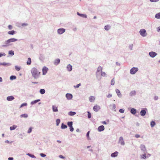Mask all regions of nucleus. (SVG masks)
Here are the masks:
<instances>
[{
    "label": "nucleus",
    "mask_w": 160,
    "mask_h": 160,
    "mask_svg": "<svg viewBox=\"0 0 160 160\" xmlns=\"http://www.w3.org/2000/svg\"><path fill=\"white\" fill-rule=\"evenodd\" d=\"M32 77L35 79L38 78L40 74V72L38 71H31Z\"/></svg>",
    "instance_id": "nucleus-1"
},
{
    "label": "nucleus",
    "mask_w": 160,
    "mask_h": 160,
    "mask_svg": "<svg viewBox=\"0 0 160 160\" xmlns=\"http://www.w3.org/2000/svg\"><path fill=\"white\" fill-rule=\"evenodd\" d=\"M101 71H97L96 72L97 78L98 80H100L101 78Z\"/></svg>",
    "instance_id": "nucleus-2"
},
{
    "label": "nucleus",
    "mask_w": 160,
    "mask_h": 160,
    "mask_svg": "<svg viewBox=\"0 0 160 160\" xmlns=\"http://www.w3.org/2000/svg\"><path fill=\"white\" fill-rule=\"evenodd\" d=\"M147 111V109L146 108H142L140 112V115L142 116H144L146 113V111Z\"/></svg>",
    "instance_id": "nucleus-3"
},
{
    "label": "nucleus",
    "mask_w": 160,
    "mask_h": 160,
    "mask_svg": "<svg viewBox=\"0 0 160 160\" xmlns=\"http://www.w3.org/2000/svg\"><path fill=\"white\" fill-rule=\"evenodd\" d=\"M139 32L140 35L143 37H145L146 36L147 34L146 30L144 29H141Z\"/></svg>",
    "instance_id": "nucleus-4"
},
{
    "label": "nucleus",
    "mask_w": 160,
    "mask_h": 160,
    "mask_svg": "<svg viewBox=\"0 0 160 160\" xmlns=\"http://www.w3.org/2000/svg\"><path fill=\"white\" fill-rule=\"evenodd\" d=\"M118 143H120L121 145L123 146L125 145V142L123 140V138L122 137H120L119 138Z\"/></svg>",
    "instance_id": "nucleus-5"
},
{
    "label": "nucleus",
    "mask_w": 160,
    "mask_h": 160,
    "mask_svg": "<svg viewBox=\"0 0 160 160\" xmlns=\"http://www.w3.org/2000/svg\"><path fill=\"white\" fill-rule=\"evenodd\" d=\"M100 109V107L97 105H95L93 108V110L95 112L98 111Z\"/></svg>",
    "instance_id": "nucleus-6"
},
{
    "label": "nucleus",
    "mask_w": 160,
    "mask_h": 160,
    "mask_svg": "<svg viewBox=\"0 0 160 160\" xmlns=\"http://www.w3.org/2000/svg\"><path fill=\"white\" fill-rule=\"evenodd\" d=\"M66 97L67 98L68 100H71V99H72V98L73 96L71 93H68L66 94Z\"/></svg>",
    "instance_id": "nucleus-7"
},
{
    "label": "nucleus",
    "mask_w": 160,
    "mask_h": 160,
    "mask_svg": "<svg viewBox=\"0 0 160 160\" xmlns=\"http://www.w3.org/2000/svg\"><path fill=\"white\" fill-rule=\"evenodd\" d=\"M105 129L103 125H101L99 126L98 129V131L99 132H101L102 131L104 130Z\"/></svg>",
    "instance_id": "nucleus-8"
},
{
    "label": "nucleus",
    "mask_w": 160,
    "mask_h": 160,
    "mask_svg": "<svg viewBox=\"0 0 160 160\" xmlns=\"http://www.w3.org/2000/svg\"><path fill=\"white\" fill-rule=\"evenodd\" d=\"M149 55L151 57L154 58L157 55V53L155 52H149Z\"/></svg>",
    "instance_id": "nucleus-9"
},
{
    "label": "nucleus",
    "mask_w": 160,
    "mask_h": 160,
    "mask_svg": "<svg viewBox=\"0 0 160 160\" xmlns=\"http://www.w3.org/2000/svg\"><path fill=\"white\" fill-rule=\"evenodd\" d=\"M140 148L142 151H143L144 152H145L146 151V149L145 146L143 144H141L140 145Z\"/></svg>",
    "instance_id": "nucleus-10"
},
{
    "label": "nucleus",
    "mask_w": 160,
    "mask_h": 160,
    "mask_svg": "<svg viewBox=\"0 0 160 160\" xmlns=\"http://www.w3.org/2000/svg\"><path fill=\"white\" fill-rule=\"evenodd\" d=\"M65 29L64 28H60L58 30V33L59 34H62L65 32Z\"/></svg>",
    "instance_id": "nucleus-11"
},
{
    "label": "nucleus",
    "mask_w": 160,
    "mask_h": 160,
    "mask_svg": "<svg viewBox=\"0 0 160 160\" xmlns=\"http://www.w3.org/2000/svg\"><path fill=\"white\" fill-rule=\"evenodd\" d=\"M118 154V151H115L113 153H111V156L112 157H116Z\"/></svg>",
    "instance_id": "nucleus-12"
},
{
    "label": "nucleus",
    "mask_w": 160,
    "mask_h": 160,
    "mask_svg": "<svg viewBox=\"0 0 160 160\" xmlns=\"http://www.w3.org/2000/svg\"><path fill=\"white\" fill-rule=\"evenodd\" d=\"M14 98H15L13 96H10L7 97V100L8 101H11L13 100Z\"/></svg>",
    "instance_id": "nucleus-13"
},
{
    "label": "nucleus",
    "mask_w": 160,
    "mask_h": 160,
    "mask_svg": "<svg viewBox=\"0 0 160 160\" xmlns=\"http://www.w3.org/2000/svg\"><path fill=\"white\" fill-rule=\"evenodd\" d=\"M116 92L117 93V95L119 98H121L122 97V94H121L120 90L118 89H116Z\"/></svg>",
    "instance_id": "nucleus-14"
},
{
    "label": "nucleus",
    "mask_w": 160,
    "mask_h": 160,
    "mask_svg": "<svg viewBox=\"0 0 160 160\" xmlns=\"http://www.w3.org/2000/svg\"><path fill=\"white\" fill-rule=\"evenodd\" d=\"M130 112L133 115H135L137 112V110L134 108H132L130 110Z\"/></svg>",
    "instance_id": "nucleus-15"
},
{
    "label": "nucleus",
    "mask_w": 160,
    "mask_h": 160,
    "mask_svg": "<svg viewBox=\"0 0 160 160\" xmlns=\"http://www.w3.org/2000/svg\"><path fill=\"white\" fill-rule=\"evenodd\" d=\"M40 101V100L39 99H37L35 100H34L33 101H32L31 102V104L32 105H33L34 104H35L37 103L38 102Z\"/></svg>",
    "instance_id": "nucleus-16"
},
{
    "label": "nucleus",
    "mask_w": 160,
    "mask_h": 160,
    "mask_svg": "<svg viewBox=\"0 0 160 160\" xmlns=\"http://www.w3.org/2000/svg\"><path fill=\"white\" fill-rule=\"evenodd\" d=\"M10 43V42L9 40V39H8L5 41V43L6 44L5 45H2V47H5L7 46H8L10 45L9 43Z\"/></svg>",
    "instance_id": "nucleus-17"
},
{
    "label": "nucleus",
    "mask_w": 160,
    "mask_h": 160,
    "mask_svg": "<svg viewBox=\"0 0 160 160\" xmlns=\"http://www.w3.org/2000/svg\"><path fill=\"white\" fill-rule=\"evenodd\" d=\"M52 109L53 111L54 112H57L58 111V108L55 106H52Z\"/></svg>",
    "instance_id": "nucleus-18"
},
{
    "label": "nucleus",
    "mask_w": 160,
    "mask_h": 160,
    "mask_svg": "<svg viewBox=\"0 0 160 160\" xmlns=\"http://www.w3.org/2000/svg\"><path fill=\"white\" fill-rule=\"evenodd\" d=\"M136 94V92L134 90L131 91L130 93V96L132 97L135 96Z\"/></svg>",
    "instance_id": "nucleus-19"
},
{
    "label": "nucleus",
    "mask_w": 160,
    "mask_h": 160,
    "mask_svg": "<svg viewBox=\"0 0 160 160\" xmlns=\"http://www.w3.org/2000/svg\"><path fill=\"white\" fill-rule=\"evenodd\" d=\"M60 62V60L58 59H56L54 61V64L55 65H58V64Z\"/></svg>",
    "instance_id": "nucleus-20"
},
{
    "label": "nucleus",
    "mask_w": 160,
    "mask_h": 160,
    "mask_svg": "<svg viewBox=\"0 0 160 160\" xmlns=\"http://www.w3.org/2000/svg\"><path fill=\"white\" fill-rule=\"evenodd\" d=\"M67 128V125L64 124L63 123H62L61 126V128L62 129H65Z\"/></svg>",
    "instance_id": "nucleus-21"
},
{
    "label": "nucleus",
    "mask_w": 160,
    "mask_h": 160,
    "mask_svg": "<svg viewBox=\"0 0 160 160\" xmlns=\"http://www.w3.org/2000/svg\"><path fill=\"white\" fill-rule=\"evenodd\" d=\"M76 114V112H74L70 111L68 113V114L71 116H73Z\"/></svg>",
    "instance_id": "nucleus-22"
},
{
    "label": "nucleus",
    "mask_w": 160,
    "mask_h": 160,
    "mask_svg": "<svg viewBox=\"0 0 160 160\" xmlns=\"http://www.w3.org/2000/svg\"><path fill=\"white\" fill-rule=\"evenodd\" d=\"M16 32L14 30L9 31L8 32V34L9 35H14L15 33Z\"/></svg>",
    "instance_id": "nucleus-23"
},
{
    "label": "nucleus",
    "mask_w": 160,
    "mask_h": 160,
    "mask_svg": "<svg viewBox=\"0 0 160 160\" xmlns=\"http://www.w3.org/2000/svg\"><path fill=\"white\" fill-rule=\"evenodd\" d=\"M17 126L15 125H13L12 126L10 127V130H12L15 129L17 128Z\"/></svg>",
    "instance_id": "nucleus-24"
},
{
    "label": "nucleus",
    "mask_w": 160,
    "mask_h": 160,
    "mask_svg": "<svg viewBox=\"0 0 160 160\" xmlns=\"http://www.w3.org/2000/svg\"><path fill=\"white\" fill-rule=\"evenodd\" d=\"M156 125V123L155 121H152L150 122V125L152 128L154 127Z\"/></svg>",
    "instance_id": "nucleus-25"
},
{
    "label": "nucleus",
    "mask_w": 160,
    "mask_h": 160,
    "mask_svg": "<svg viewBox=\"0 0 160 160\" xmlns=\"http://www.w3.org/2000/svg\"><path fill=\"white\" fill-rule=\"evenodd\" d=\"M143 153V154L141 155V158L143 159H145L147 158L146 153L145 152H144Z\"/></svg>",
    "instance_id": "nucleus-26"
},
{
    "label": "nucleus",
    "mask_w": 160,
    "mask_h": 160,
    "mask_svg": "<svg viewBox=\"0 0 160 160\" xmlns=\"http://www.w3.org/2000/svg\"><path fill=\"white\" fill-rule=\"evenodd\" d=\"M40 93L42 94H43L45 92V90L44 89H41L39 91Z\"/></svg>",
    "instance_id": "nucleus-27"
},
{
    "label": "nucleus",
    "mask_w": 160,
    "mask_h": 160,
    "mask_svg": "<svg viewBox=\"0 0 160 160\" xmlns=\"http://www.w3.org/2000/svg\"><path fill=\"white\" fill-rule=\"evenodd\" d=\"M27 155L32 158H36V157H35V156L33 154H32L30 153H28L27 154Z\"/></svg>",
    "instance_id": "nucleus-28"
},
{
    "label": "nucleus",
    "mask_w": 160,
    "mask_h": 160,
    "mask_svg": "<svg viewBox=\"0 0 160 160\" xmlns=\"http://www.w3.org/2000/svg\"><path fill=\"white\" fill-rule=\"evenodd\" d=\"M31 63V59L30 58H28V61L27 62V63L28 65H30Z\"/></svg>",
    "instance_id": "nucleus-29"
},
{
    "label": "nucleus",
    "mask_w": 160,
    "mask_h": 160,
    "mask_svg": "<svg viewBox=\"0 0 160 160\" xmlns=\"http://www.w3.org/2000/svg\"><path fill=\"white\" fill-rule=\"evenodd\" d=\"M17 77L15 76L12 75L10 77V79L11 80H13L15 79Z\"/></svg>",
    "instance_id": "nucleus-30"
},
{
    "label": "nucleus",
    "mask_w": 160,
    "mask_h": 160,
    "mask_svg": "<svg viewBox=\"0 0 160 160\" xmlns=\"http://www.w3.org/2000/svg\"><path fill=\"white\" fill-rule=\"evenodd\" d=\"M9 40L10 42H14L18 40L17 39L14 38H10V39H9Z\"/></svg>",
    "instance_id": "nucleus-31"
},
{
    "label": "nucleus",
    "mask_w": 160,
    "mask_h": 160,
    "mask_svg": "<svg viewBox=\"0 0 160 160\" xmlns=\"http://www.w3.org/2000/svg\"><path fill=\"white\" fill-rule=\"evenodd\" d=\"M73 125V122L72 121L68 122H67V125L69 127L72 126Z\"/></svg>",
    "instance_id": "nucleus-32"
},
{
    "label": "nucleus",
    "mask_w": 160,
    "mask_h": 160,
    "mask_svg": "<svg viewBox=\"0 0 160 160\" xmlns=\"http://www.w3.org/2000/svg\"><path fill=\"white\" fill-rule=\"evenodd\" d=\"M20 117L21 118H27L28 117V115L27 114H21L20 115Z\"/></svg>",
    "instance_id": "nucleus-33"
},
{
    "label": "nucleus",
    "mask_w": 160,
    "mask_h": 160,
    "mask_svg": "<svg viewBox=\"0 0 160 160\" xmlns=\"http://www.w3.org/2000/svg\"><path fill=\"white\" fill-rule=\"evenodd\" d=\"M67 69L68 70H72V66L70 64H68L67 66Z\"/></svg>",
    "instance_id": "nucleus-34"
},
{
    "label": "nucleus",
    "mask_w": 160,
    "mask_h": 160,
    "mask_svg": "<svg viewBox=\"0 0 160 160\" xmlns=\"http://www.w3.org/2000/svg\"><path fill=\"white\" fill-rule=\"evenodd\" d=\"M60 122V120L59 119H57L56 120V124L57 126L59 125V124Z\"/></svg>",
    "instance_id": "nucleus-35"
},
{
    "label": "nucleus",
    "mask_w": 160,
    "mask_h": 160,
    "mask_svg": "<svg viewBox=\"0 0 160 160\" xmlns=\"http://www.w3.org/2000/svg\"><path fill=\"white\" fill-rule=\"evenodd\" d=\"M155 17L157 19H160V12L156 14Z\"/></svg>",
    "instance_id": "nucleus-36"
},
{
    "label": "nucleus",
    "mask_w": 160,
    "mask_h": 160,
    "mask_svg": "<svg viewBox=\"0 0 160 160\" xmlns=\"http://www.w3.org/2000/svg\"><path fill=\"white\" fill-rule=\"evenodd\" d=\"M95 99L94 97L93 96H91L89 98V100L90 102H92Z\"/></svg>",
    "instance_id": "nucleus-37"
},
{
    "label": "nucleus",
    "mask_w": 160,
    "mask_h": 160,
    "mask_svg": "<svg viewBox=\"0 0 160 160\" xmlns=\"http://www.w3.org/2000/svg\"><path fill=\"white\" fill-rule=\"evenodd\" d=\"M114 78H113L111 80V84L112 85H113L114 84Z\"/></svg>",
    "instance_id": "nucleus-38"
},
{
    "label": "nucleus",
    "mask_w": 160,
    "mask_h": 160,
    "mask_svg": "<svg viewBox=\"0 0 160 160\" xmlns=\"http://www.w3.org/2000/svg\"><path fill=\"white\" fill-rule=\"evenodd\" d=\"M27 103H22L20 107V108H22V107L25 106H27Z\"/></svg>",
    "instance_id": "nucleus-39"
},
{
    "label": "nucleus",
    "mask_w": 160,
    "mask_h": 160,
    "mask_svg": "<svg viewBox=\"0 0 160 160\" xmlns=\"http://www.w3.org/2000/svg\"><path fill=\"white\" fill-rule=\"evenodd\" d=\"M115 108H116V105L115 104H113L112 105V110H113L114 111H116Z\"/></svg>",
    "instance_id": "nucleus-40"
},
{
    "label": "nucleus",
    "mask_w": 160,
    "mask_h": 160,
    "mask_svg": "<svg viewBox=\"0 0 160 160\" xmlns=\"http://www.w3.org/2000/svg\"><path fill=\"white\" fill-rule=\"evenodd\" d=\"M138 71H130V73L132 74H135Z\"/></svg>",
    "instance_id": "nucleus-41"
},
{
    "label": "nucleus",
    "mask_w": 160,
    "mask_h": 160,
    "mask_svg": "<svg viewBox=\"0 0 160 160\" xmlns=\"http://www.w3.org/2000/svg\"><path fill=\"white\" fill-rule=\"evenodd\" d=\"M88 113V118H91V114L90 112L88 111L87 112Z\"/></svg>",
    "instance_id": "nucleus-42"
},
{
    "label": "nucleus",
    "mask_w": 160,
    "mask_h": 160,
    "mask_svg": "<svg viewBox=\"0 0 160 160\" xmlns=\"http://www.w3.org/2000/svg\"><path fill=\"white\" fill-rule=\"evenodd\" d=\"M110 28V27L108 25L105 26L104 27L105 29L106 30H108Z\"/></svg>",
    "instance_id": "nucleus-43"
},
{
    "label": "nucleus",
    "mask_w": 160,
    "mask_h": 160,
    "mask_svg": "<svg viewBox=\"0 0 160 160\" xmlns=\"http://www.w3.org/2000/svg\"><path fill=\"white\" fill-rule=\"evenodd\" d=\"M8 53L9 54L11 55H13L14 54V52L12 51H9Z\"/></svg>",
    "instance_id": "nucleus-44"
},
{
    "label": "nucleus",
    "mask_w": 160,
    "mask_h": 160,
    "mask_svg": "<svg viewBox=\"0 0 160 160\" xmlns=\"http://www.w3.org/2000/svg\"><path fill=\"white\" fill-rule=\"evenodd\" d=\"M81 85V84L80 83L77 84L76 86H74V87L76 88H78L79 86Z\"/></svg>",
    "instance_id": "nucleus-45"
},
{
    "label": "nucleus",
    "mask_w": 160,
    "mask_h": 160,
    "mask_svg": "<svg viewBox=\"0 0 160 160\" xmlns=\"http://www.w3.org/2000/svg\"><path fill=\"white\" fill-rule=\"evenodd\" d=\"M70 131H71V132H73L74 130V128H73V127H72V126H71V127H70Z\"/></svg>",
    "instance_id": "nucleus-46"
},
{
    "label": "nucleus",
    "mask_w": 160,
    "mask_h": 160,
    "mask_svg": "<svg viewBox=\"0 0 160 160\" xmlns=\"http://www.w3.org/2000/svg\"><path fill=\"white\" fill-rule=\"evenodd\" d=\"M101 76L103 77L106 76V74L105 72L101 71Z\"/></svg>",
    "instance_id": "nucleus-47"
},
{
    "label": "nucleus",
    "mask_w": 160,
    "mask_h": 160,
    "mask_svg": "<svg viewBox=\"0 0 160 160\" xmlns=\"http://www.w3.org/2000/svg\"><path fill=\"white\" fill-rule=\"evenodd\" d=\"M15 69L16 70H20L21 68L20 67L18 66H16Z\"/></svg>",
    "instance_id": "nucleus-48"
},
{
    "label": "nucleus",
    "mask_w": 160,
    "mask_h": 160,
    "mask_svg": "<svg viewBox=\"0 0 160 160\" xmlns=\"http://www.w3.org/2000/svg\"><path fill=\"white\" fill-rule=\"evenodd\" d=\"M40 155V156L44 158L46 156V155L43 153H41Z\"/></svg>",
    "instance_id": "nucleus-49"
},
{
    "label": "nucleus",
    "mask_w": 160,
    "mask_h": 160,
    "mask_svg": "<svg viewBox=\"0 0 160 160\" xmlns=\"http://www.w3.org/2000/svg\"><path fill=\"white\" fill-rule=\"evenodd\" d=\"M119 112L121 113H124V110L123 109H120L119 110Z\"/></svg>",
    "instance_id": "nucleus-50"
},
{
    "label": "nucleus",
    "mask_w": 160,
    "mask_h": 160,
    "mask_svg": "<svg viewBox=\"0 0 160 160\" xmlns=\"http://www.w3.org/2000/svg\"><path fill=\"white\" fill-rule=\"evenodd\" d=\"M32 131V128L31 127H30L28 130V133H30V132H31Z\"/></svg>",
    "instance_id": "nucleus-51"
},
{
    "label": "nucleus",
    "mask_w": 160,
    "mask_h": 160,
    "mask_svg": "<svg viewBox=\"0 0 160 160\" xmlns=\"http://www.w3.org/2000/svg\"><path fill=\"white\" fill-rule=\"evenodd\" d=\"M19 138H21L22 139L23 138V135L22 134L20 133L18 135Z\"/></svg>",
    "instance_id": "nucleus-52"
},
{
    "label": "nucleus",
    "mask_w": 160,
    "mask_h": 160,
    "mask_svg": "<svg viewBox=\"0 0 160 160\" xmlns=\"http://www.w3.org/2000/svg\"><path fill=\"white\" fill-rule=\"evenodd\" d=\"M90 133V131H88L86 134V136L88 139V138H89V135Z\"/></svg>",
    "instance_id": "nucleus-53"
},
{
    "label": "nucleus",
    "mask_w": 160,
    "mask_h": 160,
    "mask_svg": "<svg viewBox=\"0 0 160 160\" xmlns=\"http://www.w3.org/2000/svg\"><path fill=\"white\" fill-rule=\"evenodd\" d=\"M112 94H109L107 96V97L108 98H110L112 97Z\"/></svg>",
    "instance_id": "nucleus-54"
},
{
    "label": "nucleus",
    "mask_w": 160,
    "mask_h": 160,
    "mask_svg": "<svg viewBox=\"0 0 160 160\" xmlns=\"http://www.w3.org/2000/svg\"><path fill=\"white\" fill-rule=\"evenodd\" d=\"M130 70H138V69L137 68L133 67Z\"/></svg>",
    "instance_id": "nucleus-55"
},
{
    "label": "nucleus",
    "mask_w": 160,
    "mask_h": 160,
    "mask_svg": "<svg viewBox=\"0 0 160 160\" xmlns=\"http://www.w3.org/2000/svg\"><path fill=\"white\" fill-rule=\"evenodd\" d=\"M42 71L43 75H45L47 73L48 71Z\"/></svg>",
    "instance_id": "nucleus-56"
},
{
    "label": "nucleus",
    "mask_w": 160,
    "mask_h": 160,
    "mask_svg": "<svg viewBox=\"0 0 160 160\" xmlns=\"http://www.w3.org/2000/svg\"><path fill=\"white\" fill-rule=\"evenodd\" d=\"M59 158H62V159H63L65 158V157L62 155H59Z\"/></svg>",
    "instance_id": "nucleus-57"
},
{
    "label": "nucleus",
    "mask_w": 160,
    "mask_h": 160,
    "mask_svg": "<svg viewBox=\"0 0 160 160\" xmlns=\"http://www.w3.org/2000/svg\"><path fill=\"white\" fill-rule=\"evenodd\" d=\"M81 16L85 18H86L87 17V16L86 15L84 14H81Z\"/></svg>",
    "instance_id": "nucleus-58"
},
{
    "label": "nucleus",
    "mask_w": 160,
    "mask_h": 160,
    "mask_svg": "<svg viewBox=\"0 0 160 160\" xmlns=\"http://www.w3.org/2000/svg\"><path fill=\"white\" fill-rule=\"evenodd\" d=\"M5 54L4 53H0V57L3 56H5Z\"/></svg>",
    "instance_id": "nucleus-59"
},
{
    "label": "nucleus",
    "mask_w": 160,
    "mask_h": 160,
    "mask_svg": "<svg viewBox=\"0 0 160 160\" xmlns=\"http://www.w3.org/2000/svg\"><path fill=\"white\" fill-rule=\"evenodd\" d=\"M8 28L9 29L11 30L12 29V25H9L8 26Z\"/></svg>",
    "instance_id": "nucleus-60"
},
{
    "label": "nucleus",
    "mask_w": 160,
    "mask_h": 160,
    "mask_svg": "<svg viewBox=\"0 0 160 160\" xmlns=\"http://www.w3.org/2000/svg\"><path fill=\"white\" fill-rule=\"evenodd\" d=\"M158 97L157 96H155L154 97V100H158Z\"/></svg>",
    "instance_id": "nucleus-61"
},
{
    "label": "nucleus",
    "mask_w": 160,
    "mask_h": 160,
    "mask_svg": "<svg viewBox=\"0 0 160 160\" xmlns=\"http://www.w3.org/2000/svg\"><path fill=\"white\" fill-rule=\"evenodd\" d=\"M135 137L136 138H139L140 137V135H139V134H136L135 135Z\"/></svg>",
    "instance_id": "nucleus-62"
},
{
    "label": "nucleus",
    "mask_w": 160,
    "mask_h": 160,
    "mask_svg": "<svg viewBox=\"0 0 160 160\" xmlns=\"http://www.w3.org/2000/svg\"><path fill=\"white\" fill-rule=\"evenodd\" d=\"M48 70V68L45 67H43L42 69V70Z\"/></svg>",
    "instance_id": "nucleus-63"
},
{
    "label": "nucleus",
    "mask_w": 160,
    "mask_h": 160,
    "mask_svg": "<svg viewBox=\"0 0 160 160\" xmlns=\"http://www.w3.org/2000/svg\"><path fill=\"white\" fill-rule=\"evenodd\" d=\"M13 158L12 157H9L8 158V160H13Z\"/></svg>",
    "instance_id": "nucleus-64"
}]
</instances>
